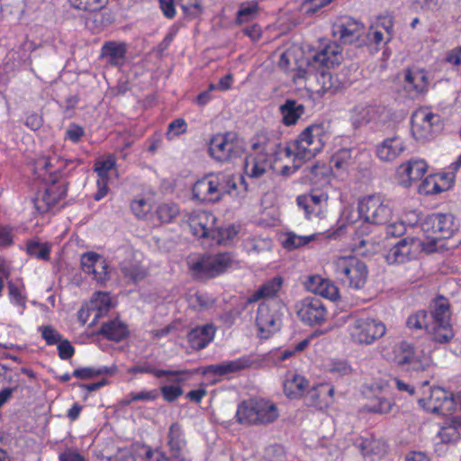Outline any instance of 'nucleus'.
Listing matches in <instances>:
<instances>
[{"label": "nucleus", "mask_w": 461, "mask_h": 461, "mask_svg": "<svg viewBox=\"0 0 461 461\" xmlns=\"http://www.w3.org/2000/svg\"><path fill=\"white\" fill-rule=\"evenodd\" d=\"M253 153L248 155L244 161V172L250 178H259L269 170L280 171L283 174H288L291 167L285 164L278 167V161L286 158L280 155L282 146L277 140L270 139L261 134L258 135L252 144Z\"/></svg>", "instance_id": "f257e3e1"}, {"label": "nucleus", "mask_w": 461, "mask_h": 461, "mask_svg": "<svg viewBox=\"0 0 461 461\" xmlns=\"http://www.w3.org/2000/svg\"><path fill=\"white\" fill-rule=\"evenodd\" d=\"M327 139L328 133L323 124H311L294 141L282 147L279 154L294 163L310 160L323 149Z\"/></svg>", "instance_id": "f03ea898"}, {"label": "nucleus", "mask_w": 461, "mask_h": 461, "mask_svg": "<svg viewBox=\"0 0 461 461\" xmlns=\"http://www.w3.org/2000/svg\"><path fill=\"white\" fill-rule=\"evenodd\" d=\"M421 235V249L426 253L438 251L441 241L450 238L457 230L455 217L451 213H432L427 215L418 226Z\"/></svg>", "instance_id": "7ed1b4c3"}, {"label": "nucleus", "mask_w": 461, "mask_h": 461, "mask_svg": "<svg viewBox=\"0 0 461 461\" xmlns=\"http://www.w3.org/2000/svg\"><path fill=\"white\" fill-rule=\"evenodd\" d=\"M330 267L335 277L348 287L354 290L365 287L368 268L359 258L353 255L336 257L331 260Z\"/></svg>", "instance_id": "20e7f679"}, {"label": "nucleus", "mask_w": 461, "mask_h": 461, "mask_svg": "<svg viewBox=\"0 0 461 461\" xmlns=\"http://www.w3.org/2000/svg\"><path fill=\"white\" fill-rule=\"evenodd\" d=\"M388 360L404 371H424L432 363L429 353L420 347H414L407 341L395 343L392 351L387 353Z\"/></svg>", "instance_id": "39448f33"}, {"label": "nucleus", "mask_w": 461, "mask_h": 461, "mask_svg": "<svg viewBox=\"0 0 461 461\" xmlns=\"http://www.w3.org/2000/svg\"><path fill=\"white\" fill-rule=\"evenodd\" d=\"M342 60L341 49L336 43H329L318 52H311L305 60L299 64L298 72L294 76V82L308 79L309 76L320 69H329L339 65Z\"/></svg>", "instance_id": "423d86ee"}, {"label": "nucleus", "mask_w": 461, "mask_h": 461, "mask_svg": "<svg viewBox=\"0 0 461 461\" xmlns=\"http://www.w3.org/2000/svg\"><path fill=\"white\" fill-rule=\"evenodd\" d=\"M231 253L223 252L208 256L190 257L187 260L189 269L197 278H212L231 268L235 264Z\"/></svg>", "instance_id": "0eeeda50"}, {"label": "nucleus", "mask_w": 461, "mask_h": 461, "mask_svg": "<svg viewBox=\"0 0 461 461\" xmlns=\"http://www.w3.org/2000/svg\"><path fill=\"white\" fill-rule=\"evenodd\" d=\"M350 341L356 345L368 346L384 337L385 324L370 316L352 317L347 328Z\"/></svg>", "instance_id": "6e6552de"}, {"label": "nucleus", "mask_w": 461, "mask_h": 461, "mask_svg": "<svg viewBox=\"0 0 461 461\" xmlns=\"http://www.w3.org/2000/svg\"><path fill=\"white\" fill-rule=\"evenodd\" d=\"M278 416L276 405L264 399L244 401L236 411L237 420L242 424L272 423Z\"/></svg>", "instance_id": "1a4fd4ad"}, {"label": "nucleus", "mask_w": 461, "mask_h": 461, "mask_svg": "<svg viewBox=\"0 0 461 461\" xmlns=\"http://www.w3.org/2000/svg\"><path fill=\"white\" fill-rule=\"evenodd\" d=\"M419 403L432 413L443 416L461 414V392L454 394L442 387H433L429 395L419 400Z\"/></svg>", "instance_id": "9d476101"}, {"label": "nucleus", "mask_w": 461, "mask_h": 461, "mask_svg": "<svg viewBox=\"0 0 461 461\" xmlns=\"http://www.w3.org/2000/svg\"><path fill=\"white\" fill-rule=\"evenodd\" d=\"M393 212L392 202L379 194L366 195L358 201V216L366 223L386 224Z\"/></svg>", "instance_id": "9b49d317"}, {"label": "nucleus", "mask_w": 461, "mask_h": 461, "mask_svg": "<svg viewBox=\"0 0 461 461\" xmlns=\"http://www.w3.org/2000/svg\"><path fill=\"white\" fill-rule=\"evenodd\" d=\"M231 177L227 174H210L197 180L193 186V195L201 202L214 203L223 196L226 191H230L228 185Z\"/></svg>", "instance_id": "f8f14e48"}, {"label": "nucleus", "mask_w": 461, "mask_h": 461, "mask_svg": "<svg viewBox=\"0 0 461 461\" xmlns=\"http://www.w3.org/2000/svg\"><path fill=\"white\" fill-rule=\"evenodd\" d=\"M441 129V117L428 107L415 110L411 117L412 137L419 142H425L434 138Z\"/></svg>", "instance_id": "ddd939ff"}, {"label": "nucleus", "mask_w": 461, "mask_h": 461, "mask_svg": "<svg viewBox=\"0 0 461 461\" xmlns=\"http://www.w3.org/2000/svg\"><path fill=\"white\" fill-rule=\"evenodd\" d=\"M281 305L277 302L262 303L258 305L256 325L261 338H268L281 326Z\"/></svg>", "instance_id": "4468645a"}, {"label": "nucleus", "mask_w": 461, "mask_h": 461, "mask_svg": "<svg viewBox=\"0 0 461 461\" xmlns=\"http://www.w3.org/2000/svg\"><path fill=\"white\" fill-rule=\"evenodd\" d=\"M421 249V241L418 237L405 238L388 249L385 260L388 264H404L415 258Z\"/></svg>", "instance_id": "2eb2a0df"}, {"label": "nucleus", "mask_w": 461, "mask_h": 461, "mask_svg": "<svg viewBox=\"0 0 461 461\" xmlns=\"http://www.w3.org/2000/svg\"><path fill=\"white\" fill-rule=\"evenodd\" d=\"M295 309L299 319L309 325L321 323L327 317L326 307L317 297L309 296L300 300Z\"/></svg>", "instance_id": "dca6fc26"}, {"label": "nucleus", "mask_w": 461, "mask_h": 461, "mask_svg": "<svg viewBox=\"0 0 461 461\" xmlns=\"http://www.w3.org/2000/svg\"><path fill=\"white\" fill-rule=\"evenodd\" d=\"M209 152L214 159L224 162L239 156L241 147L231 134H219L212 138Z\"/></svg>", "instance_id": "f3484780"}, {"label": "nucleus", "mask_w": 461, "mask_h": 461, "mask_svg": "<svg viewBox=\"0 0 461 461\" xmlns=\"http://www.w3.org/2000/svg\"><path fill=\"white\" fill-rule=\"evenodd\" d=\"M189 227L197 238H216L217 219L206 211H194L187 218Z\"/></svg>", "instance_id": "a211bd4d"}, {"label": "nucleus", "mask_w": 461, "mask_h": 461, "mask_svg": "<svg viewBox=\"0 0 461 461\" xmlns=\"http://www.w3.org/2000/svg\"><path fill=\"white\" fill-rule=\"evenodd\" d=\"M428 170V164L424 159L412 158L402 163L395 173L397 184L404 188H409L412 184L420 180Z\"/></svg>", "instance_id": "6ab92c4d"}, {"label": "nucleus", "mask_w": 461, "mask_h": 461, "mask_svg": "<svg viewBox=\"0 0 461 461\" xmlns=\"http://www.w3.org/2000/svg\"><path fill=\"white\" fill-rule=\"evenodd\" d=\"M328 194L321 191H313L308 194L299 195L297 204L304 211L307 219L323 218L328 208Z\"/></svg>", "instance_id": "aec40b11"}, {"label": "nucleus", "mask_w": 461, "mask_h": 461, "mask_svg": "<svg viewBox=\"0 0 461 461\" xmlns=\"http://www.w3.org/2000/svg\"><path fill=\"white\" fill-rule=\"evenodd\" d=\"M67 194L65 184H52L40 192L34 199V204L37 211L41 213L47 212L55 208L60 200Z\"/></svg>", "instance_id": "412c9836"}, {"label": "nucleus", "mask_w": 461, "mask_h": 461, "mask_svg": "<svg viewBox=\"0 0 461 461\" xmlns=\"http://www.w3.org/2000/svg\"><path fill=\"white\" fill-rule=\"evenodd\" d=\"M304 401L317 410L327 409L334 402V387L330 384H320L307 393Z\"/></svg>", "instance_id": "4be33fe9"}, {"label": "nucleus", "mask_w": 461, "mask_h": 461, "mask_svg": "<svg viewBox=\"0 0 461 461\" xmlns=\"http://www.w3.org/2000/svg\"><path fill=\"white\" fill-rule=\"evenodd\" d=\"M405 149V140L399 135H393L378 144L375 152L381 161L392 162L399 158Z\"/></svg>", "instance_id": "5701e85b"}, {"label": "nucleus", "mask_w": 461, "mask_h": 461, "mask_svg": "<svg viewBox=\"0 0 461 461\" xmlns=\"http://www.w3.org/2000/svg\"><path fill=\"white\" fill-rule=\"evenodd\" d=\"M383 113L384 108L381 106L359 103L350 111V120L355 127H359L377 121Z\"/></svg>", "instance_id": "b1692460"}, {"label": "nucleus", "mask_w": 461, "mask_h": 461, "mask_svg": "<svg viewBox=\"0 0 461 461\" xmlns=\"http://www.w3.org/2000/svg\"><path fill=\"white\" fill-rule=\"evenodd\" d=\"M332 30L334 36L339 37L344 43H352L361 36L363 26L356 20L345 17L337 21Z\"/></svg>", "instance_id": "393cba45"}, {"label": "nucleus", "mask_w": 461, "mask_h": 461, "mask_svg": "<svg viewBox=\"0 0 461 461\" xmlns=\"http://www.w3.org/2000/svg\"><path fill=\"white\" fill-rule=\"evenodd\" d=\"M160 7L167 18H173L176 14L175 4H178L184 14L188 17H196L203 12L201 0H159Z\"/></svg>", "instance_id": "a878e982"}, {"label": "nucleus", "mask_w": 461, "mask_h": 461, "mask_svg": "<svg viewBox=\"0 0 461 461\" xmlns=\"http://www.w3.org/2000/svg\"><path fill=\"white\" fill-rule=\"evenodd\" d=\"M253 361L250 357L243 356L239 358L223 361L220 364L210 365L204 367V374H213L216 375H226L229 374L240 372L250 367Z\"/></svg>", "instance_id": "bb28decb"}, {"label": "nucleus", "mask_w": 461, "mask_h": 461, "mask_svg": "<svg viewBox=\"0 0 461 461\" xmlns=\"http://www.w3.org/2000/svg\"><path fill=\"white\" fill-rule=\"evenodd\" d=\"M307 287L312 293L336 302L340 298L338 286L330 280L321 276H310L307 281Z\"/></svg>", "instance_id": "cd10ccee"}, {"label": "nucleus", "mask_w": 461, "mask_h": 461, "mask_svg": "<svg viewBox=\"0 0 461 461\" xmlns=\"http://www.w3.org/2000/svg\"><path fill=\"white\" fill-rule=\"evenodd\" d=\"M452 179L447 174H434L425 177L419 185L420 194L432 195L440 194L451 187Z\"/></svg>", "instance_id": "c85d7f7f"}, {"label": "nucleus", "mask_w": 461, "mask_h": 461, "mask_svg": "<svg viewBox=\"0 0 461 461\" xmlns=\"http://www.w3.org/2000/svg\"><path fill=\"white\" fill-rule=\"evenodd\" d=\"M429 81L424 69L410 68L404 71V88L412 94H424L429 89Z\"/></svg>", "instance_id": "c756f323"}, {"label": "nucleus", "mask_w": 461, "mask_h": 461, "mask_svg": "<svg viewBox=\"0 0 461 461\" xmlns=\"http://www.w3.org/2000/svg\"><path fill=\"white\" fill-rule=\"evenodd\" d=\"M127 46L121 41H107L101 48V57L111 66L122 67L126 61Z\"/></svg>", "instance_id": "7c9ffc66"}, {"label": "nucleus", "mask_w": 461, "mask_h": 461, "mask_svg": "<svg viewBox=\"0 0 461 461\" xmlns=\"http://www.w3.org/2000/svg\"><path fill=\"white\" fill-rule=\"evenodd\" d=\"M215 331L216 330L212 324L198 326L189 331L187 340L192 348L200 350L213 340Z\"/></svg>", "instance_id": "2f4dec72"}, {"label": "nucleus", "mask_w": 461, "mask_h": 461, "mask_svg": "<svg viewBox=\"0 0 461 461\" xmlns=\"http://www.w3.org/2000/svg\"><path fill=\"white\" fill-rule=\"evenodd\" d=\"M308 79H302L297 85L302 84L303 82L308 83L312 78H315L319 88H316L315 91L320 95H324L326 93H334L338 87V81L336 78H333L331 74L327 69H320L315 73L308 75Z\"/></svg>", "instance_id": "473e14b6"}, {"label": "nucleus", "mask_w": 461, "mask_h": 461, "mask_svg": "<svg viewBox=\"0 0 461 461\" xmlns=\"http://www.w3.org/2000/svg\"><path fill=\"white\" fill-rule=\"evenodd\" d=\"M461 436V414L455 413L450 421L446 422L438 430L437 438L442 443L456 441Z\"/></svg>", "instance_id": "72a5a7b5"}, {"label": "nucleus", "mask_w": 461, "mask_h": 461, "mask_svg": "<svg viewBox=\"0 0 461 461\" xmlns=\"http://www.w3.org/2000/svg\"><path fill=\"white\" fill-rule=\"evenodd\" d=\"M305 60L303 50L299 47H293L283 52L280 56L278 65L285 70L290 69L291 77L298 72L299 64Z\"/></svg>", "instance_id": "f704fd0d"}, {"label": "nucleus", "mask_w": 461, "mask_h": 461, "mask_svg": "<svg viewBox=\"0 0 461 461\" xmlns=\"http://www.w3.org/2000/svg\"><path fill=\"white\" fill-rule=\"evenodd\" d=\"M308 381L301 375L288 373L284 381V392L289 398H297L303 394Z\"/></svg>", "instance_id": "c9c22d12"}, {"label": "nucleus", "mask_w": 461, "mask_h": 461, "mask_svg": "<svg viewBox=\"0 0 461 461\" xmlns=\"http://www.w3.org/2000/svg\"><path fill=\"white\" fill-rule=\"evenodd\" d=\"M426 330L432 340L437 343H447L454 338V330L450 322H429Z\"/></svg>", "instance_id": "e433bc0d"}, {"label": "nucleus", "mask_w": 461, "mask_h": 461, "mask_svg": "<svg viewBox=\"0 0 461 461\" xmlns=\"http://www.w3.org/2000/svg\"><path fill=\"white\" fill-rule=\"evenodd\" d=\"M282 114V122L286 126L294 125L304 113V106L295 100L288 99L279 107Z\"/></svg>", "instance_id": "4c0bfd02"}, {"label": "nucleus", "mask_w": 461, "mask_h": 461, "mask_svg": "<svg viewBox=\"0 0 461 461\" xmlns=\"http://www.w3.org/2000/svg\"><path fill=\"white\" fill-rule=\"evenodd\" d=\"M112 305V299L108 293H95L88 304L94 314V321L105 315L111 309Z\"/></svg>", "instance_id": "58836bf2"}, {"label": "nucleus", "mask_w": 461, "mask_h": 461, "mask_svg": "<svg viewBox=\"0 0 461 461\" xmlns=\"http://www.w3.org/2000/svg\"><path fill=\"white\" fill-rule=\"evenodd\" d=\"M8 298L10 303L17 308L19 314H23L27 303V295L23 283L8 282Z\"/></svg>", "instance_id": "ea45409f"}, {"label": "nucleus", "mask_w": 461, "mask_h": 461, "mask_svg": "<svg viewBox=\"0 0 461 461\" xmlns=\"http://www.w3.org/2000/svg\"><path fill=\"white\" fill-rule=\"evenodd\" d=\"M283 284V279L280 276H276L271 280L263 284L258 290L251 295L249 301L256 302L261 299H269L277 294Z\"/></svg>", "instance_id": "a19ab883"}, {"label": "nucleus", "mask_w": 461, "mask_h": 461, "mask_svg": "<svg viewBox=\"0 0 461 461\" xmlns=\"http://www.w3.org/2000/svg\"><path fill=\"white\" fill-rule=\"evenodd\" d=\"M101 333L111 340L120 341L127 336L128 328L122 321L113 320L102 325Z\"/></svg>", "instance_id": "79ce46f5"}, {"label": "nucleus", "mask_w": 461, "mask_h": 461, "mask_svg": "<svg viewBox=\"0 0 461 461\" xmlns=\"http://www.w3.org/2000/svg\"><path fill=\"white\" fill-rule=\"evenodd\" d=\"M358 152L352 149H340L331 158L335 168L347 171L354 163Z\"/></svg>", "instance_id": "37998d69"}, {"label": "nucleus", "mask_w": 461, "mask_h": 461, "mask_svg": "<svg viewBox=\"0 0 461 461\" xmlns=\"http://www.w3.org/2000/svg\"><path fill=\"white\" fill-rule=\"evenodd\" d=\"M168 446L175 456H178L185 447V440L181 427L177 423L170 426L168 431Z\"/></svg>", "instance_id": "c03bdc74"}, {"label": "nucleus", "mask_w": 461, "mask_h": 461, "mask_svg": "<svg viewBox=\"0 0 461 461\" xmlns=\"http://www.w3.org/2000/svg\"><path fill=\"white\" fill-rule=\"evenodd\" d=\"M121 271L122 275L131 281L139 282L147 275L145 267L136 261L125 260L121 263Z\"/></svg>", "instance_id": "a18cd8bd"}, {"label": "nucleus", "mask_w": 461, "mask_h": 461, "mask_svg": "<svg viewBox=\"0 0 461 461\" xmlns=\"http://www.w3.org/2000/svg\"><path fill=\"white\" fill-rule=\"evenodd\" d=\"M315 238L316 234L301 236L290 231L284 234L282 244L285 249L292 250L307 245Z\"/></svg>", "instance_id": "49530a36"}, {"label": "nucleus", "mask_w": 461, "mask_h": 461, "mask_svg": "<svg viewBox=\"0 0 461 461\" xmlns=\"http://www.w3.org/2000/svg\"><path fill=\"white\" fill-rule=\"evenodd\" d=\"M430 322H450L449 303L445 298L435 300Z\"/></svg>", "instance_id": "de8ad7c7"}, {"label": "nucleus", "mask_w": 461, "mask_h": 461, "mask_svg": "<svg viewBox=\"0 0 461 461\" xmlns=\"http://www.w3.org/2000/svg\"><path fill=\"white\" fill-rule=\"evenodd\" d=\"M26 252L31 257L48 261L50 258V245L46 242L31 240L27 243Z\"/></svg>", "instance_id": "09e8293b"}, {"label": "nucleus", "mask_w": 461, "mask_h": 461, "mask_svg": "<svg viewBox=\"0 0 461 461\" xmlns=\"http://www.w3.org/2000/svg\"><path fill=\"white\" fill-rule=\"evenodd\" d=\"M115 158L113 156H108L105 158L95 162V171L97 173V180L109 182L111 172L115 171Z\"/></svg>", "instance_id": "8fccbe9b"}, {"label": "nucleus", "mask_w": 461, "mask_h": 461, "mask_svg": "<svg viewBox=\"0 0 461 461\" xmlns=\"http://www.w3.org/2000/svg\"><path fill=\"white\" fill-rule=\"evenodd\" d=\"M244 246L249 253H260L270 250L273 246V241L267 237H252L245 240Z\"/></svg>", "instance_id": "3c124183"}, {"label": "nucleus", "mask_w": 461, "mask_h": 461, "mask_svg": "<svg viewBox=\"0 0 461 461\" xmlns=\"http://www.w3.org/2000/svg\"><path fill=\"white\" fill-rule=\"evenodd\" d=\"M152 209L150 201L143 197H136L131 203V210L138 219H147Z\"/></svg>", "instance_id": "603ef678"}, {"label": "nucleus", "mask_w": 461, "mask_h": 461, "mask_svg": "<svg viewBox=\"0 0 461 461\" xmlns=\"http://www.w3.org/2000/svg\"><path fill=\"white\" fill-rule=\"evenodd\" d=\"M258 12L257 2L244 3L240 5L237 14L238 23H246L256 18Z\"/></svg>", "instance_id": "864d4df0"}, {"label": "nucleus", "mask_w": 461, "mask_h": 461, "mask_svg": "<svg viewBox=\"0 0 461 461\" xmlns=\"http://www.w3.org/2000/svg\"><path fill=\"white\" fill-rule=\"evenodd\" d=\"M68 3L75 9L93 13L101 10L105 0H68Z\"/></svg>", "instance_id": "5fc2aeb1"}, {"label": "nucleus", "mask_w": 461, "mask_h": 461, "mask_svg": "<svg viewBox=\"0 0 461 461\" xmlns=\"http://www.w3.org/2000/svg\"><path fill=\"white\" fill-rule=\"evenodd\" d=\"M179 213V208L176 203H164L157 209L158 218L162 222H170Z\"/></svg>", "instance_id": "6e6d98bb"}, {"label": "nucleus", "mask_w": 461, "mask_h": 461, "mask_svg": "<svg viewBox=\"0 0 461 461\" xmlns=\"http://www.w3.org/2000/svg\"><path fill=\"white\" fill-rule=\"evenodd\" d=\"M36 167L37 168H43L50 174H52L63 169L65 164L59 157L53 156L39 159L36 163Z\"/></svg>", "instance_id": "4d7b16f0"}, {"label": "nucleus", "mask_w": 461, "mask_h": 461, "mask_svg": "<svg viewBox=\"0 0 461 461\" xmlns=\"http://www.w3.org/2000/svg\"><path fill=\"white\" fill-rule=\"evenodd\" d=\"M327 370L333 375L343 376L352 372V366L346 359H331L327 365Z\"/></svg>", "instance_id": "13d9d810"}, {"label": "nucleus", "mask_w": 461, "mask_h": 461, "mask_svg": "<svg viewBox=\"0 0 461 461\" xmlns=\"http://www.w3.org/2000/svg\"><path fill=\"white\" fill-rule=\"evenodd\" d=\"M104 258L95 252H86L81 256V267L82 270L89 275L93 276L94 270L99 259H103Z\"/></svg>", "instance_id": "bf43d9fd"}, {"label": "nucleus", "mask_w": 461, "mask_h": 461, "mask_svg": "<svg viewBox=\"0 0 461 461\" xmlns=\"http://www.w3.org/2000/svg\"><path fill=\"white\" fill-rule=\"evenodd\" d=\"M38 330L48 345H56L62 339L61 334L51 325L41 326Z\"/></svg>", "instance_id": "052dcab7"}, {"label": "nucleus", "mask_w": 461, "mask_h": 461, "mask_svg": "<svg viewBox=\"0 0 461 461\" xmlns=\"http://www.w3.org/2000/svg\"><path fill=\"white\" fill-rule=\"evenodd\" d=\"M191 303L194 304V307H199L200 310H206L211 308L214 304L215 300L206 293L196 292L191 297Z\"/></svg>", "instance_id": "680f3d73"}, {"label": "nucleus", "mask_w": 461, "mask_h": 461, "mask_svg": "<svg viewBox=\"0 0 461 461\" xmlns=\"http://www.w3.org/2000/svg\"><path fill=\"white\" fill-rule=\"evenodd\" d=\"M107 373V367H82L76 369L73 372V375L80 379H90Z\"/></svg>", "instance_id": "e2e57ef3"}, {"label": "nucleus", "mask_w": 461, "mask_h": 461, "mask_svg": "<svg viewBox=\"0 0 461 461\" xmlns=\"http://www.w3.org/2000/svg\"><path fill=\"white\" fill-rule=\"evenodd\" d=\"M406 323L410 329H426V326L429 325V323L427 322V312L425 311H419L410 315L409 318L407 319Z\"/></svg>", "instance_id": "0e129e2a"}, {"label": "nucleus", "mask_w": 461, "mask_h": 461, "mask_svg": "<svg viewBox=\"0 0 461 461\" xmlns=\"http://www.w3.org/2000/svg\"><path fill=\"white\" fill-rule=\"evenodd\" d=\"M92 278L99 284H104L109 279L108 264L104 258L97 262Z\"/></svg>", "instance_id": "69168bd1"}, {"label": "nucleus", "mask_w": 461, "mask_h": 461, "mask_svg": "<svg viewBox=\"0 0 461 461\" xmlns=\"http://www.w3.org/2000/svg\"><path fill=\"white\" fill-rule=\"evenodd\" d=\"M187 124L184 119H176L171 122L167 131V138L173 140L186 131Z\"/></svg>", "instance_id": "338daca9"}, {"label": "nucleus", "mask_w": 461, "mask_h": 461, "mask_svg": "<svg viewBox=\"0 0 461 461\" xmlns=\"http://www.w3.org/2000/svg\"><path fill=\"white\" fill-rule=\"evenodd\" d=\"M332 0H304L302 11L306 14H314L319 9L329 5Z\"/></svg>", "instance_id": "774afa93"}]
</instances>
